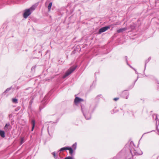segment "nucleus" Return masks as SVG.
Returning <instances> with one entry per match:
<instances>
[{"mask_svg": "<svg viewBox=\"0 0 159 159\" xmlns=\"http://www.w3.org/2000/svg\"><path fill=\"white\" fill-rule=\"evenodd\" d=\"M81 110L86 120H89L91 118V114L84 105H81Z\"/></svg>", "mask_w": 159, "mask_h": 159, "instance_id": "obj_1", "label": "nucleus"}, {"mask_svg": "<svg viewBox=\"0 0 159 159\" xmlns=\"http://www.w3.org/2000/svg\"><path fill=\"white\" fill-rule=\"evenodd\" d=\"M35 8L36 7L35 6L33 5L30 8L25 9L24 11V12L23 13L24 17L25 19L27 18L35 9Z\"/></svg>", "mask_w": 159, "mask_h": 159, "instance_id": "obj_2", "label": "nucleus"}, {"mask_svg": "<svg viewBox=\"0 0 159 159\" xmlns=\"http://www.w3.org/2000/svg\"><path fill=\"white\" fill-rule=\"evenodd\" d=\"M125 150L123 149L118 154L116 157H114L113 159H126V155L125 152Z\"/></svg>", "mask_w": 159, "mask_h": 159, "instance_id": "obj_3", "label": "nucleus"}, {"mask_svg": "<svg viewBox=\"0 0 159 159\" xmlns=\"http://www.w3.org/2000/svg\"><path fill=\"white\" fill-rule=\"evenodd\" d=\"M77 66L71 67L65 73L63 76V78H65L71 74L76 69Z\"/></svg>", "mask_w": 159, "mask_h": 159, "instance_id": "obj_4", "label": "nucleus"}, {"mask_svg": "<svg viewBox=\"0 0 159 159\" xmlns=\"http://www.w3.org/2000/svg\"><path fill=\"white\" fill-rule=\"evenodd\" d=\"M130 152L131 153V155L133 157V156H134L135 155H141L142 154V153H138L136 151L134 150V149L133 148H129Z\"/></svg>", "mask_w": 159, "mask_h": 159, "instance_id": "obj_5", "label": "nucleus"}, {"mask_svg": "<svg viewBox=\"0 0 159 159\" xmlns=\"http://www.w3.org/2000/svg\"><path fill=\"white\" fill-rule=\"evenodd\" d=\"M110 26H106L100 29L99 30V33L101 34L102 33L105 32L108 29H110Z\"/></svg>", "mask_w": 159, "mask_h": 159, "instance_id": "obj_6", "label": "nucleus"}, {"mask_svg": "<svg viewBox=\"0 0 159 159\" xmlns=\"http://www.w3.org/2000/svg\"><path fill=\"white\" fill-rule=\"evenodd\" d=\"M82 102H84V100L78 97H76L74 100V103L75 105H77L79 103Z\"/></svg>", "mask_w": 159, "mask_h": 159, "instance_id": "obj_7", "label": "nucleus"}, {"mask_svg": "<svg viewBox=\"0 0 159 159\" xmlns=\"http://www.w3.org/2000/svg\"><path fill=\"white\" fill-rule=\"evenodd\" d=\"M152 117H153V119H155V120L156 121V129L157 130L158 132V134L159 135V129H158V125L157 124V121L158 122V124L159 123V120L157 118V116L156 114H154V115H153Z\"/></svg>", "mask_w": 159, "mask_h": 159, "instance_id": "obj_8", "label": "nucleus"}, {"mask_svg": "<svg viewBox=\"0 0 159 159\" xmlns=\"http://www.w3.org/2000/svg\"><path fill=\"white\" fill-rule=\"evenodd\" d=\"M122 95L123 98L127 99L129 95V93L128 92L124 91L122 93Z\"/></svg>", "mask_w": 159, "mask_h": 159, "instance_id": "obj_9", "label": "nucleus"}, {"mask_svg": "<svg viewBox=\"0 0 159 159\" xmlns=\"http://www.w3.org/2000/svg\"><path fill=\"white\" fill-rule=\"evenodd\" d=\"M11 126L10 125V123H7L4 127V129L5 131H7L8 129H11Z\"/></svg>", "mask_w": 159, "mask_h": 159, "instance_id": "obj_10", "label": "nucleus"}, {"mask_svg": "<svg viewBox=\"0 0 159 159\" xmlns=\"http://www.w3.org/2000/svg\"><path fill=\"white\" fill-rule=\"evenodd\" d=\"M31 124L32 125V127L31 129V131H32L34 129L35 125V120H32L31 121Z\"/></svg>", "mask_w": 159, "mask_h": 159, "instance_id": "obj_11", "label": "nucleus"}, {"mask_svg": "<svg viewBox=\"0 0 159 159\" xmlns=\"http://www.w3.org/2000/svg\"><path fill=\"white\" fill-rule=\"evenodd\" d=\"M126 30V28H121L117 30V32L118 33H120L124 31H125Z\"/></svg>", "mask_w": 159, "mask_h": 159, "instance_id": "obj_12", "label": "nucleus"}, {"mask_svg": "<svg viewBox=\"0 0 159 159\" xmlns=\"http://www.w3.org/2000/svg\"><path fill=\"white\" fill-rule=\"evenodd\" d=\"M0 135L3 138L5 137V133L4 131L0 130Z\"/></svg>", "mask_w": 159, "mask_h": 159, "instance_id": "obj_13", "label": "nucleus"}, {"mask_svg": "<svg viewBox=\"0 0 159 159\" xmlns=\"http://www.w3.org/2000/svg\"><path fill=\"white\" fill-rule=\"evenodd\" d=\"M12 89V87H11L10 88H7L6 90L2 93V94H3L4 93H8V92L11 90V89Z\"/></svg>", "mask_w": 159, "mask_h": 159, "instance_id": "obj_14", "label": "nucleus"}, {"mask_svg": "<svg viewBox=\"0 0 159 159\" xmlns=\"http://www.w3.org/2000/svg\"><path fill=\"white\" fill-rule=\"evenodd\" d=\"M67 150H69V153L71 155H72V154L73 153V149L71 147H68Z\"/></svg>", "mask_w": 159, "mask_h": 159, "instance_id": "obj_15", "label": "nucleus"}, {"mask_svg": "<svg viewBox=\"0 0 159 159\" xmlns=\"http://www.w3.org/2000/svg\"><path fill=\"white\" fill-rule=\"evenodd\" d=\"M48 98V97L47 96H45L42 102V104H43L44 103H45L47 102V99Z\"/></svg>", "mask_w": 159, "mask_h": 159, "instance_id": "obj_16", "label": "nucleus"}, {"mask_svg": "<svg viewBox=\"0 0 159 159\" xmlns=\"http://www.w3.org/2000/svg\"><path fill=\"white\" fill-rule=\"evenodd\" d=\"M68 147H64L61 148L59 150L60 152L63 151L67 150Z\"/></svg>", "mask_w": 159, "mask_h": 159, "instance_id": "obj_17", "label": "nucleus"}, {"mask_svg": "<svg viewBox=\"0 0 159 159\" xmlns=\"http://www.w3.org/2000/svg\"><path fill=\"white\" fill-rule=\"evenodd\" d=\"M52 2H50V3H49V4H48V11H50L51 10V7L52 6Z\"/></svg>", "mask_w": 159, "mask_h": 159, "instance_id": "obj_18", "label": "nucleus"}, {"mask_svg": "<svg viewBox=\"0 0 159 159\" xmlns=\"http://www.w3.org/2000/svg\"><path fill=\"white\" fill-rule=\"evenodd\" d=\"M102 96L101 94H100L98 95L95 98V99L97 100H99L100 98H102Z\"/></svg>", "mask_w": 159, "mask_h": 159, "instance_id": "obj_19", "label": "nucleus"}, {"mask_svg": "<svg viewBox=\"0 0 159 159\" xmlns=\"http://www.w3.org/2000/svg\"><path fill=\"white\" fill-rule=\"evenodd\" d=\"M12 101L13 103H18V100L16 98H12Z\"/></svg>", "mask_w": 159, "mask_h": 159, "instance_id": "obj_20", "label": "nucleus"}, {"mask_svg": "<svg viewBox=\"0 0 159 159\" xmlns=\"http://www.w3.org/2000/svg\"><path fill=\"white\" fill-rule=\"evenodd\" d=\"M25 142L24 139L23 137H22L20 139V145L22 144Z\"/></svg>", "mask_w": 159, "mask_h": 159, "instance_id": "obj_21", "label": "nucleus"}, {"mask_svg": "<svg viewBox=\"0 0 159 159\" xmlns=\"http://www.w3.org/2000/svg\"><path fill=\"white\" fill-rule=\"evenodd\" d=\"M76 143H74L72 146V147L73 148V149L75 150L76 148Z\"/></svg>", "mask_w": 159, "mask_h": 159, "instance_id": "obj_22", "label": "nucleus"}, {"mask_svg": "<svg viewBox=\"0 0 159 159\" xmlns=\"http://www.w3.org/2000/svg\"><path fill=\"white\" fill-rule=\"evenodd\" d=\"M33 102V99H32L29 102V107L31 106Z\"/></svg>", "mask_w": 159, "mask_h": 159, "instance_id": "obj_23", "label": "nucleus"}, {"mask_svg": "<svg viewBox=\"0 0 159 159\" xmlns=\"http://www.w3.org/2000/svg\"><path fill=\"white\" fill-rule=\"evenodd\" d=\"M149 61L148 59H147L145 61V68L147 66V64Z\"/></svg>", "mask_w": 159, "mask_h": 159, "instance_id": "obj_24", "label": "nucleus"}, {"mask_svg": "<svg viewBox=\"0 0 159 159\" xmlns=\"http://www.w3.org/2000/svg\"><path fill=\"white\" fill-rule=\"evenodd\" d=\"M125 61L126 63L128 65H129V64L128 63V60L127 59V56L125 57Z\"/></svg>", "mask_w": 159, "mask_h": 159, "instance_id": "obj_25", "label": "nucleus"}, {"mask_svg": "<svg viewBox=\"0 0 159 159\" xmlns=\"http://www.w3.org/2000/svg\"><path fill=\"white\" fill-rule=\"evenodd\" d=\"M20 108V107H18L17 108H16L15 109V111H17L19 110Z\"/></svg>", "mask_w": 159, "mask_h": 159, "instance_id": "obj_26", "label": "nucleus"}, {"mask_svg": "<svg viewBox=\"0 0 159 159\" xmlns=\"http://www.w3.org/2000/svg\"><path fill=\"white\" fill-rule=\"evenodd\" d=\"M60 157H59L58 155H57V154L56 156L55 157H54V158L55 159H60Z\"/></svg>", "mask_w": 159, "mask_h": 159, "instance_id": "obj_27", "label": "nucleus"}, {"mask_svg": "<svg viewBox=\"0 0 159 159\" xmlns=\"http://www.w3.org/2000/svg\"><path fill=\"white\" fill-rule=\"evenodd\" d=\"M52 154L53 156L54 157H55L57 155H56L55 152H53L52 153Z\"/></svg>", "mask_w": 159, "mask_h": 159, "instance_id": "obj_28", "label": "nucleus"}, {"mask_svg": "<svg viewBox=\"0 0 159 159\" xmlns=\"http://www.w3.org/2000/svg\"><path fill=\"white\" fill-rule=\"evenodd\" d=\"M65 159H73V158L71 157H68L65 158Z\"/></svg>", "mask_w": 159, "mask_h": 159, "instance_id": "obj_29", "label": "nucleus"}, {"mask_svg": "<svg viewBox=\"0 0 159 159\" xmlns=\"http://www.w3.org/2000/svg\"><path fill=\"white\" fill-rule=\"evenodd\" d=\"M130 27L132 29H134V28H135L134 26L133 25H131L130 26Z\"/></svg>", "mask_w": 159, "mask_h": 159, "instance_id": "obj_30", "label": "nucleus"}, {"mask_svg": "<svg viewBox=\"0 0 159 159\" xmlns=\"http://www.w3.org/2000/svg\"><path fill=\"white\" fill-rule=\"evenodd\" d=\"M119 99V98H115L113 99V100L115 101H116L118 100Z\"/></svg>", "mask_w": 159, "mask_h": 159, "instance_id": "obj_31", "label": "nucleus"}, {"mask_svg": "<svg viewBox=\"0 0 159 159\" xmlns=\"http://www.w3.org/2000/svg\"><path fill=\"white\" fill-rule=\"evenodd\" d=\"M12 116V114H9V118H11Z\"/></svg>", "mask_w": 159, "mask_h": 159, "instance_id": "obj_32", "label": "nucleus"}, {"mask_svg": "<svg viewBox=\"0 0 159 159\" xmlns=\"http://www.w3.org/2000/svg\"><path fill=\"white\" fill-rule=\"evenodd\" d=\"M50 130V128H49V127L48 126V133L49 134V132Z\"/></svg>", "mask_w": 159, "mask_h": 159, "instance_id": "obj_33", "label": "nucleus"}, {"mask_svg": "<svg viewBox=\"0 0 159 159\" xmlns=\"http://www.w3.org/2000/svg\"><path fill=\"white\" fill-rule=\"evenodd\" d=\"M133 69H134L136 73L138 74V73L137 72L136 70L134 68H133Z\"/></svg>", "mask_w": 159, "mask_h": 159, "instance_id": "obj_34", "label": "nucleus"}, {"mask_svg": "<svg viewBox=\"0 0 159 159\" xmlns=\"http://www.w3.org/2000/svg\"><path fill=\"white\" fill-rule=\"evenodd\" d=\"M130 144L131 145H134L133 142L132 141H131L130 142Z\"/></svg>", "mask_w": 159, "mask_h": 159, "instance_id": "obj_35", "label": "nucleus"}, {"mask_svg": "<svg viewBox=\"0 0 159 159\" xmlns=\"http://www.w3.org/2000/svg\"><path fill=\"white\" fill-rule=\"evenodd\" d=\"M75 51L74 50L72 52V53L74 54L75 53Z\"/></svg>", "mask_w": 159, "mask_h": 159, "instance_id": "obj_36", "label": "nucleus"}, {"mask_svg": "<svg viewBox=\"0 0 159 159\" xmlns=\"http://www.w3.org/2000/svg\"><path fill=\"white\" fill-rule=\"evenodd\" d=\"M138 76L137 78V79L135 80V81H134V84H135V83L137 81V80H138Z\"/></svg>", "mask_w": 159, "mask_h": 159, "instance_id": "obj_37", "label": "nucleus"}, {"mask_svg": "<svg viewBox=\"0 0 159 159\" xmlns=\"http://www.w3.org/2000/svg\"><path fill=\"white\" fill-rule=\"evenodd\" d=\"M158 85H157V88L159 89V83H157Z\"/></svg>", "mask_w": 159, "mask_h": 159, "instance_id": "obj_38", "label": "nucleus"}, {"mask_svg": "<svg viewBox=\"0 0 159 159\" xmlns=\"http://www.w3.org/2000/svg\"><path fill=\"white\" fill-rule=\"evenodd\" d=\"M151 59V57H149L148 58V60L150 61Z\"/></svg>", "mask_w": 159, "mask_h": 159, "instance_id": "obj_39", "label": "nucleus"}, {"mask_svg": "<svg viewBox=\"0 0 159 159\" xmlns=\"http://www.w3.org/2000/svg\"><path fill=\"white\" fill-rule=\"evenodd\" d=\"M130 67H131V68H132V69H133V68L130 65V64H129V65H128Z\"/></svg>", "mask_w": 159, "mask_h": 159, "instance_id": "obj_40", "label": "nucleus"}, {"mask_svg": "<svg viewBox=\"0 0 159 159\" xmlns=\"http://www.w3.org/2000/svg\"><path fill=\"white\" fill-rule=\"evenodd\" d=\"M39 108H40V110H41V107H40Z\"/></svg>", "mask_w": 159, "mask_h": 159, "instance_id": "obj_41", "label": "nucleus"}, {"mask_svg": "<svg viewBox=\"0 0 159 159\" xmlns=\"http://www.w3.org/2000/svg\"><path fill=\"white\" fill-rule=\"evenodd\" d=\"M134 84L133 86H132V87H133V86H134Z\"/></svg>", "mask_w": 159, "mask_h": 159, "instance_id": "obj_42", "label": "nucleus"}]
</instances>
